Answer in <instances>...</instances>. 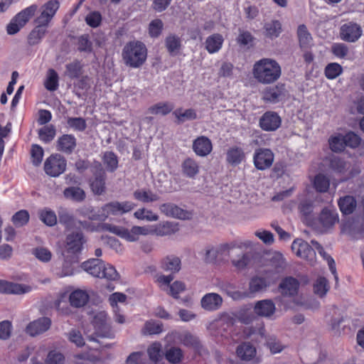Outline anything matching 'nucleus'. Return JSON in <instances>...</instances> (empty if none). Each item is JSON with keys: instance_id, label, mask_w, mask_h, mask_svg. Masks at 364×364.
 <instances>
[{"instance_id": "obj_1", "label": "nucleus", "mask_w": 364, "mask_h": 364, "mask_svg": "<svg viewBox=\"0 0 364 364\" xmlns=\"http://www.w3.org/2000/svg\"><path fill=\"white\" fill-rule=\"evenodd\" d=\"M252 75L262 84H272L280 77L282 68L275 60L262 58L255 63L252 68Z\"/></svg>"}, {"instance_id": "obj_2", "label": "nucleus", "mask_w": 364, "mask_h": 364, "mask_svg": "<svg viewBox=\"0 0 364 364\" xmlns=\"http://www.w3.org/2000/svg\"><path fill=\"white\" fill-rule=\"evenodd\" d=\"M147 50L144 43L131 41L127 43L122 50L124 63L132 68H139L146 59Z\"/></svg>"}, {"instance_id": "obj_3", "label": "nucleus", "mask_w": 364, "mask_h": 364, "mask_svg": "<svg viewBox=\"0 0 364 364\" xmlns=\"http://www.w3.org/2000/svg\"><path fill=\"white\" fill-rule=\"evenodd\" d=\"M81 267L93 277L105 278L107 280H116L119 274L114 267L105 264L102 259H90L84 262Z\"/></svg>"}, {"instance_id": "obj_4", "label": "nucleus", "mask_w": 364, "mask_h": 364, "mask_svg": "<svg viewBox=\"0 0 364 364\" xmlns=\"http://www.w3.org/2000/svg\"><path fill=\"white\" fill-rule=\"evenodd\" d=\"M135 207L134 203L130 201H112L105 204L100 208L102 222L110 215H119L130 212Z\"/></svg>"}, {"instance_id": "obj_5", "label": "nucleus", "mask_w": 364, "mask_h": 364, "mask_svg": "<svg viewBox=\"0 0 364 364\" xmlns=\"http://www.w3.org/2000/svg\"><path fill=\"white\" fill-rule=\"evenodd\" d=\"M269 262V268L265 270V273L269 274L270 277H277V281L280 275L285 271L287 267V262L279 252H274L269 255L267 259Z\"/></svg>"}, {"instance_id": "obj_6", "label": "nucleus", "mask_w": 364, "mask_h": 364, "mask_svg": "<svg viewBox=\"0 0 364 364\" xmlns=\"http://www.w3.org/2000/svg\"><path fill=\"white\" fill-rule=\"evenodd\" d=\"M66 166V160L63 156L60 154H53L45 161L44 171L47 175L57 177L65 171Z\"/></svg>"}, {"instance_id": "obj_7", "label": "nucleus", "mask_w": 364, "mask_h": 364, "mask_svg": "<svg viewBox=\"0 0 364 364\" xmlns=\"http://www.w3.org/2000/svg\"><path fill=\"white\" fill-rule=\"evenodd\" d=\"M277 282V277H270L269 274H264V276H256L252 277L249 282L248 297L250 294L262 292L272 284Z\"/></svg>"}, {"instance_id": "obj_8", "label": "nucleus", "mask_w": 364, "mask_h": 364, "mask_svg": "<svg viewBox=\"0 0 364 364\" xmlns=\"http://www.w3.org/2000/svg\"><path fill=\"white\" fill-rule=\"evenodd\" d=\"M288 95L284 84L278 83L275 86L269 87L262 92V100L270 103H277L284 100Z\"/></svg>"}, {"instance_id": "obj_9", "label": "nucleus", "mask_w": 364, "mask_h": 364, "mask_svg": "<svg viewBox=\"0 0 364 364\" xmlns=\"http://www.w3.org/2000/svg\"><path fill=\"white\" fill-rule=\"evenodd\" d=\"M95 333L101 338H112L114 334L107 323V315L105 311H100L93 318Z\"/></svg>"}, {"instance_id": "obj_10", "label": "nucleus", "mask_w": 364, "mask_h": 364, "mask_svg": "<svg viewBox=\"0 0 364 364\" xmlns=\"http://www.w3.org/2000/svg\"><path fill=\"white\" fill-rule=\"evenodd\" d=\"M292 251L296 256L313 262L316 257V252L309 244L302 239H296L291 245Z\"/></svg>"}, {"instance_id": "obj_11", "label": "nucleus", "mask_w": 364, "mask_h": 364, "mask_svg": "<svg viewBox=\"0 0 364 364\" xmlns=\"http://www.w3.org/2000/svg\"><path fill=\"white\" fill-rule=\"evenodd\" d=\"M274 154L269 149H257L253 160L255 167L259 170H265L271 167L274 162Z\"/></svg>"}, {"instance_id": "obj_12", "label": "nucleus", "mask_w": 364, "mask_h": 364, "mask_svg": "<svg viewBox=\"0 0 364 364\" xmlns=\"http://www.w3.org/2000/svg\"><path fill=\"white\" fill-rule=\"evenodd\" d=\"M282 124L279 115L273 111H267L262 114L259 121L260 128L267 132H274L279 129Z\"/></svg>"}, {"instance_id": "obj_13", "label": "nucleus", "mask_w": 364, "mask_h": 364, "mask_svg": "<svg viewBox=\"0 0 364 364\" xmlns=\"http://www.w3.org/2000/svg\"><path fill=\"white\" fill-rule=\"evenodd\" d=\"M361 35V27L356 23H346L340 28L341 38L347 42L354 43L360 38Z\"/></svg>"}, {"instance_id": "obj_14", "label": "nucleus", "mask_w": 364, "mask_h": 364, "mask_svg": "<svg viewBox=\"0 0 364 364\" xmlns=\"http://www.w3.org/2000/svg\"><path fill=\"white\" fill-rule=\"evenodd\" d=\"M85 242L81 232L77 231L68 234L65 239V248L68 253L77 254L81 252Z\"/></svg>"}, {"instance_id": "obj_15", "label": "nucleus", "mask_w": 364, "mask_h": 364, "mask_svg": "<svg viewBox=\"0 0 364 364\" xmlns=\"http://www.w3.org/2000/svg\"><path fill=\"white\" fill-rule=\"evenodd\" d=\"M192 149L197 156L206 157L213 151V144L208 137L200 136L193 141Z\"/></svg>"}, {"instance_id": "obj_16", "label": "nucleus", "mask_w": 364, "mask_h": 364, "mask_svg": "<svg viewBox=\"0 0 364 364\" xmlns=\"http://www.w3.org/2000/svg\"><path fill=\"white\" fill-rule=\"evenodd\" d=\"M223 299L217 293H208L200 299L201 307L208 311H215L220 309L223 305Z\"/></svg>"}, {"instance_id": "obj_17", "label": "nucleus", "mask_w": 364, "mask_h": 364, "mask_svg": "<svg viewBox=\"0 0 364 364\" xmlns=\"http://www.w3.org/2000/svg\"><path fill=\"white\" fill-rule=\"evenodd\" d=\"M31 289L29 285L0 280V293L2 294H23L30 292Z\"/></svg>"}, {"instance_id": "obj_18", "label": "nucleus", "mask_w": 364, "mask_h": 364, "mask_svg": "<svg viewBox=\"0 0 364 364\" xmlns=\"http://www.w3.org/2000/svg\"><path fill=\"white\" fill-rule=\"evenodd\" d=\"M51 325V321L47 317L40 318L31 322L26 327V331L31 336H35L48 331Z\"/></svg>"}, {"instance_id": "obj_19", "label": "nucleus", "mask_w": 364, "mask_h": 364, "mask_svg": "<svg viewBox=\"0 0 364 364\" xmlns=\"http://www.w3.org/2000/svg\"><path fill=\"white\" fill-rule=\"evenodd\" d=\"M230 247L228 244H223L217 246H208L205 249V260L206 262H215L228 252Z\"/></svg>"}, {"instance_id": "obj_20", "label": "nucleus", "mask_w": 364, "mask_h": 364, "mask_svg": "<svg viewBox=\"0 0 364 364\" xmlns=\"http://www.w3.org/2000/svg\"><path fill=\"white\" fill-rule=\"evenodd\" d=\"M299 287V281L292 277L284 278L279 285V289L281 294L284 296H294L297 294Z\"/></svg>"}, {"instance_id": "obj_21", "label": "nucleus", "mask_w": 364, "mask_h": 364, "mask_svg": "<svg viewBox=\"0 0 364 364\" xmlns=\"http://www.w3.org/2000/svg\"><path fill=\"white\" fill-rule=\"evenodd\" d=\"M160 268L173 275L178 272L181 268V259L176 256L170 255L163 258L160 262Z\"/></svg>"}, {"instance_id": "obj_22", "label": "nucleus", "mask_w": 364, "mask_h": 364, "mask_svg": "<svg viewBox=\"0 0 364 364\" xmlns=\"http://www.w3.org/2000/svg\"><path fill=\"white\" fill-rule=\"evenodd\" d=\"M106 173L102 168H100L95 173L94 179L90 183L92 191L95 195L100 196L105 192Z\"/></svg>"}, {"instance_id": "obj_23", "label": "nucleus", "mask_w": 364, "mask_h": 364, "mask_svg": "<svg viewBox=\"0 0 364 364\" xmlns=\"http://www.w3.org/2000/svg\"><path fill=\"white\" fill-rule=\"evenodd\" d=\"M254 309L257 315L269 317L274 313L276 308L274 303L271 299H264L257 301Z\"/></svg>"}, {"instance_id": "obj_24", "label": "nucleus", "mask_w": 364, "mask_h": 364, "mask_svg": "<svg viewBox=\"0 0 364 364\" xmlns=\"http://www.w3.org/2000/svg\"><path fill=\"white\" fill-rule=\"evenodd\" d=\"M318 220L322 228L324 230H328L338 222V214L334 211L324 208L319 215Z\"/></svg>"}, {"instance_id": "obj_25", "label": "nucleus", "mask_w": 364, "mask_h": 364, "mask_svg": "<svg viewBox=\"0 0 364 364\" xmlns=\"http://www.w3.org/2000/svg\"><path fill=\"white\" fill-rule=\"evenodd\" d=\"M150 235L149 226H133L131 229L126 228L124 239L129 242H136L141 235Z\"/></svg>"}, {"instance_id": "obj_26", "label": "nucleus", "mask_w": 364, "mask_h": 364, "mask_svg": "<svg viewBox=\"0 0 364 364\" xmlns=\"http://www.w3.org/2000/svg\"><path fill=\"white\" fill-rule=\"evenodd\" d=\"M160 210L166 216L178 219H185L187 212L173 203H164L160 206Z\"/></svg>"}, {"instance_id": "obj_27", "label": "nucleus", "mask_w": 364, "mask_h": 364, "mask_svg": "<svg viewBox=\"0 0 364 364\" xmlns=\"http://www.w3.org/2000/svg\"><path fill=\"white\" fill-rule=\"evenodd\" d=\"M90 296L85 290L76 289L69 296V301L72 306L80 308L84 306L89 301Z\"/></svg>"}, {"instance_id": "obj_28", "label": "nucleus", "mask_w": 364, "mask_h": 364, "mask_svg": "<svg viewBox=\"0 0 364 364\" xmlns=\"http://www.w3.org/2000/svg\"><path fill=\"white\" fill-rule=\"evenodd\" d=\"M58 214L59 223L65 225L66 229L71 230L77 228V220L68 209L60 207L58 210Z\"/></svg>"}, {"instance_id": "obj_29", "label": "nucleus", "mask_w": 364, "mask_h": 364, "mask_svg": "<svg viewBox=\"0 0 364 364\" xmlns=\"http://www.w3.org/2000/svg\"><path fill=\"white\" fill-rule=\"evenodd\" d=\"M75 146V138L71 134H64L57 141V149L66 154L72 153Z\"/></svg>"}, {"instance_id": "obj_30", "label": "nucleus", "mask_w": 364, "mask_h": 364, "mask_svg": "<svg viewBox=\"0 0 364 364\" xmlns=\"http://www.w3.org/2000/svg\"><path fill=\"white\" fill-rule=\"evenodd\" d=\"M178 339L184 346L193 348L198 352H200L203 349V346L199 338L190 332L186 331L181 333L178 336Z\"/></svg>"}, {"instance_id": "obj_31", "label": "nucleus", "mask_w": 364, "mask_h": 364, "mask_svg": "<svg viewBox=\"0 0 364 364\" xmlns=\"http://www.w3.org/2000/svg\"><path fill=\"white\" fill-rule=\"evenodd\" d=\"M183 175L188 178L195 177L200 170L198 163L193 158H186L181 164Z\"/></svg>"}, {"instance_id": "obj_32", "label": "nucleus", "mask_w": 364, "mask_h": 364, "mask_svg": "<svg viewBox=\"0 0 364 364\" xmlns=\"http://www.w3.org/2000/svg\"><path fill=\"white\" fill-rule=\"evenodd\" d=\"M63 196L65 198L75 202H82L86 198L85 192L78 186H70L65 188Z\"/></svg>"}, {"instance_id": "obj_33", "label": "nucleus", "mask_w": 364, "mask_h": 364, "mask_svg": "<svg viewBox=\"0 0 364 364\" xmlns=\"http://www.w3.org/2000/svg\"><path fill=\"white\" fill-rule=\"evenodd\" d=\"M82 73L83 66L78 60H75L65 65V75L70 79L80 77Z\"/></svg>"}, {"instance_id": "obj_34", "label": "nucleus", "mask_w": 364, "mask_h": 364, "mask_svg": "<svg viewBox=\"0 0 364 364\" xmlns=\"http://www.w3.org/2000/svg\"><path fill=\"white\" fill-rule=\"evenodd\" d=\"M223 42V38L220 34H213L206 39L205 48L210 53H216L221 48Z\"/></svg>"}, {"instance_id": "obj_35", "label": "nucleus", "mask_w": 364, "mask_h": 364, "mask_svg": "<svg viewBox=\"0 0 364 364\" xmlns=\"http://www.w3.org/2000/svg\"><path fill=\"white\" fill-rule=\"evenodd\" d=\"M174 108V105L168 102L156 103L148 109V112L152 114L166 115Z\"/></svg>"}, {"instance_id": "obj_36", "label": "nucleus", "mask_w": 364, "mask_h": 364, "mask_svg": "<svg viewBox=\"0 0 364 364\" xmlns=\"http://www.w3.org/2000/svg\"><path fill=\"white\" fill-rule=\"evenodd\" d=\"M314 208V203L309 200L301 201L298 206L300 214L309 223L312 222Z\"/></svg>"}, {"instance_id": "obj_37", "label": "nucleus", "mask_w": 364, "mask_h": 364, "mask_svg": "<svg viewBox=\"0 0 364 364\" xmlns=\"http://www.w3.org/2000/svg\"><path fill=\"white\" fill-rule=\"evenodd\" d=\"M77 212L80 216L87 218L90 220L102 222L100 208L95 211L92 206H82L78 208Z\"/></svg>"}, {"instance_id": "obj_38", "label": "nucleus", "mask_w": 364, "mask_h": 364, "mask_svg": "<svg viewBox=\"0 0 364 364\" xmlns=\"http://www.w3.org/2000/svg\"><path fill=\"white\" fill-rule=\"evenodd\" d=\"M338 205L341 211L345 215L351 214L356 207V201L353 196H346L340 198Z\"/></svg>"}, {"instance_id": "obj_39", "label": "nucleus", "mask_w": 364, "mask_h": 364, "mask_svg": "<svg viewBox=\"0 0 364 364\" xmlns=\"http://www.w3.org/2000/svg\"><path fill=\"white\" fill-rule=\"evenodd\" d=\"M133 195L136 200L143 203L154 202L159 199V196L156 193L146 189L136 190Z\"/></svg>"}, {"instance_id": "obj_40", "label": "nucleus", "mask_w": 364, "mask_h": 364, "mask_svg": "<svg viewBox=\"0 0 364 364\" xmlns=\"http://www.w3.org/2000/svg\"><path fill=\"white\" fill-rule=\"evenodd\" d=\"M75 262H77V258L76 256H73L70 258H69L68 256H66L63 263L61 269L58 271L56 274L60 277L72 275L74 272L73 264Z\"/></svg>"}, {"instance_id": "obj_41", "label": "nucleus", "mask_w": 364, "mask_h": 364, "mask_svg": "<svg viewBox=\"0 0 364 364\" xmlns=\"http://www.w3.org/2000/svg\"><path fill=\"white\" fill-rule=\"evenodd\" d=\"M311 244L314 247V248L318 252V253L328 262V264L329 266V269L331 273L334 275L335 279L338 281V276L336 275V269L335 262L333 259L328 255L326 252L324 251L323 247L316 240H311Z\"/></svg>"}, {"instance_id": "obj_42", "label": "nucleus", "mask_w": 364, "mask_h": 364, "mask_svg": "<svg viewBox=\"0 0 364 364\" xmlns=\"http://www.w3.org/2000/svg\"><path fill=\"white\" fill-rule=\"evenodd\" d=\"M37 10L36 5H31L23 9L14 16L15 21L19 23L20 26H24L26 22L34 15Z\"/></svg>"}, {"instance_id": "obj_43", "label": "nucleus", "mask_w": 364, "mask_h": 364, "mask_svg": "<svg viewBox=\"0 0 364 364\" xmlns=\"http://www.w3.org/2000/svg\"><path fill=\"white\" fill-rule=\"evenodd\" d=\"M255 348L249 343H245L239 346L237 348V355L245 360L252 359L255 356Z\"/></svg>"}, {"instance_id": "obj_44", "label": "nucleus", "mask_w": 364, "mask_h": 364, "mask_svg": "<svg viewBox=\"0 0 364 364\" xmlns=\"http://www.w3.org/2000/svg\"><path fill=\"white\" fill-rule=\"evenodd\" d=\"M244 157L245 154L239 147H232L227 152V161L234 166L241 163Z\"/></svg>"}, {"instance_id": "obj_45", "label": "nucleus", "mask_w": 364, "mask_h": 364, "mask_svg": "<svg viewBox=\"0 0 364 364\" xmlns=\"http://www.w3.org/2000/svg\"><path fill=\"white\" fill-rule=\"evenodd\" d=\"M173 114L176 117L178 124L183 123L187 120L197 119V114L193 109H188L184 111L181 108L175 110Z\"/></svg>"}, {"instance_id": "obj_46", "label": "nucleus", "mask_w": 364, "mask_h": 364, "mask_svg": "<svg viewBox=\"0 0 364 364\" xmlns=\"http://www.w3.org/2000/svg\"><path fill=\"white\" fill-rule=\"evenodd\" d=\"M165 358L169 363L178 364L182 361L183 353L180 348L171 347L166 350Z\"/></svg>"}, {"instance_id": "obj_47", "label": "nucleus", "mask_w": 364, "mask_h": 364, "mask_svg": "<svg viewBox=\"0 0 364 364\" xmlns=\"http://www.w3.org/2000/svg\"><path fill=\"white\" fill-rule=\"evenodd\" d=\"M329 167L336 172L345 173L350 168V164L339 157L332 156L330 159Z\"/></svg>"}, {"instance_id": "obj_48", "label": "nucleus", "mask_w": 364, "mask_h": 364, "mask_svg": "<svg viewBox=\"0 0 364 364\" xmlns=\"http://www.w3.org/2000/svg\"><path fill=\"white\" fill-rule=\"evenodd\" d=\"M297 36L301 47H308L312 41V37L304 24L299 25L297 28Z\"/></svg>"}, {"instance_id": "obj_49", "label": "nucleus", "mask_w": 364, "mask_h": 364, "mask_svg": "<svg viewBox=\"0 0 364 364\" xmlns=\"http://www.w3.org/2000/svg\"><path fill=\"white\" fill-rule=\"evenodd\" d=\"M162 323L150 320L144 323V326L141 329V333L144 336L159 334L162 331Z\"/></svg>"}, {"instance_id": "obj_50", "label": "nucleus", "mask_w": 364, "mask_h": 364, "mask_svg": "<svg viewBox=\"0 0 364 364\" xmlns=\"http://www.w3.org/2000/svg\"><path fill=\"white\" fill-rule=\"evenodd\" d=\"M150 235H156L159 236H164L171 234L173 230L171 223L166 222L159 223L154 226H149Z\"/></svg>"}, {"instance_id": "obj_51", "label": "nucleus", "mask_w": 364, "mask_h": 364, "mask_svg": "<svg viewBox=\"0 0 364 364\" xmlns=\"http://www.w3.org/2000/svg\"><path fill=\"white\" fill-rule=\"evenodd\" d=\"M265 35L271 38H277L282 32V25L279 21L274 20L264 25Z\"/></svg>"}, {"instance_id": "obj_52", "label": "nucleus", "mask_w": 364, "mask_h": 364, "mask_svg": "<svg viewBox=\"0 0 364 364\" xmlns=\"http://www.w3.org/2000/svg\"><path fill=\"white\" fill-rule=\"evenodd\" d=\"M330 149L333 152H341L346 147L344 136L342 134L331 136L328 139Z\"/></svg>"}, {"instance_id": "obj_53", "label": "nucleus", "mask_w": 364, "mask_h": 364, "mask_svg": "<svg viewBox=\"0 0 364 364\" xmlns=\"http://www.w3.org/2000/svg\"><path fill=\"white\" fill-rule=\"evenodd\" d=\"M166 294L171 296L174 299H178L179 294L186 291V286L181 281H175L171 283L169 288H166Z\"/></svg>"}, {"instance_id": "obj_54", "label": "nucleus", "mask_w": 364, "mask_h": 364, "mask_svg": "<svg viewBox=\"0 0 364 364\" xmlns=\"http://www.w3.org/2000/svg\"><path fill=\"white\" fill-rule=\"evenodd\" d=\"M328 289V281L325 277H318L314 284V291L320 297L325 296Z\"/></svg>"}, {"instance_id": "obj_55", "label": "nucleus", "mask_w": 364, "mask_h": 364, "mask_svg": "<svg viewBox=\"0 0 364 364\" xmlns=\"http://www.w3.org/2000/svg\"><path fill=\"white\" fill-rule=\"evenodd\" d=\"M46 88L49 91H55L58 87V75L53 69H49L48 77L44 83Z\"/></svg>"}, {"instance_id": "obj_56", "label": "nucleus", "mask_w": 364, "mask_h": 364, "mask_svg": "<svg viewBox=\"0 0 364 364\" xmlns=\"http://www.w3.org/2000/svg\"><path fill=\"white\" fill-rule=\"evenodd\" d=\"M38 135L44 142H50L55 136V128L52 124L45 126L38 130Z\"/></svg>"}, {"instance_id": "obj_57", "label": "nucleus", "mask_w": 364, "mask_h": 364, "mask_svg": "<svg viewBox=\"0 0 364 364\" xmlns=\"http://www.w3.org/2000/svg\"><path fill=\"white\" fill-rule=\"evenodd\" d=\"M29 218V213L27 210H21L12 216L11 220L16 227L19 228L26 225Z\"/></svg>"}, {"instance_id": "obj_58", "label": "nucleus", "mask_w": 364, "mask_h": 364, "mask_svg": "<svg viewBox=\"0 0 364 364\" xmlns=\"http://www.w3.org/2000/svg\"><path fill=\"white\" fill-rule=\"evenodd\" d=\"M314 186L318 192H326L329 188V179L323 174L319 173L315 176Z\"/></svg>"}, {"instance_id": "obj_59", "label": "nucleus", "mask_w": 364, "mask_h": 364, "mask_svg": "<svg viewBox=\"0 0 364 364\" xmlns=\"http://www.w3.org/2000/svg\"><path fill=\"white\" fill-rule=\"evenodd\" d=\"M149 359L156 363L162 358L161 345L160 343H152L147 349Z\"/></svg>"}, {"instance_id": "obj_60", "label": "nucleus", "mask_w": 364, "mask_h": 364, "mask_svg": "<svg viewBox=\"0 0 364 364\" xmlns=\"http://www.w3.org/2000/svg\"><path fill=\"white\" fill-rule=\"evenodd\" d=\"M44 27L38 26L30 33L28 42L30 45L33 46L40 42L46 33Z\"/></svg>"}, {"instance_id": "obj_61", "label": "nucleus", "mask_w": 364, "mask_h": 364, "mask_svg": "<svg viewBox=\"0 0 364 364\" xmlns=\"http://www.w3.org/2000/svg\"><path fill=\"white\" fill-rule=\"evenodd\" d=\"M32 254L41 262H48L52 258V253L45 247H36L32 250Z\"/></svg>"}, {"instance_id": "obj_62", "label": "nucleus", "mask_w": 364, "mask_h": 364, "mask_svg": "<svg viewBox=\"0 0 364 364\" xmlns=\"http://www.w3.org/2000/svg\"><path fill=\"white\" fill-rule=\"evenodd\" d=\"M343 71L341 65L336 63L328 64L325 69V75L328 79H335L339 76Z\"/></svg>"}, {"instance_id": "obj_63", "label": "nucleus", "mask_w": 364, "mask_h": 364, "mask_svg": "<svg viewBox=\"0 0 364 364\" xmlns=\"http://www.w3.org/2000/svg\"><path fill=\"white\" fill-rule=\"evenodd\" d=\"M166 47L168 52L172 53L179 50L181 47V40L176 35H169L165 40Z\"/></svg>"}, {"instance_id": "obj_64", "label": "nucleus", "mask_w": 364, "mask_h": 364, "mask_svg": "<svg viewBox=\"0 0 364 364\" xmlns=\"http://www.w3.org/2000/svg\"><path fill=\"white\" fill-rule=\"evenodd\" d=\"M104 164L106 165L109 171H114L118 166V160L117 156L112 152H106L104 155Z\"/></svg>"}]
</instances>
